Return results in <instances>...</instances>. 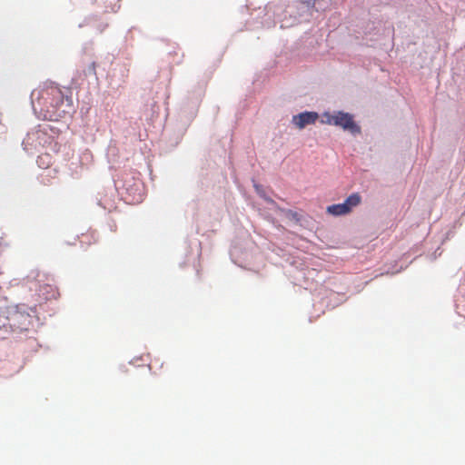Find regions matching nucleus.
<instances>
[{"label": "nucleus", "instance_id": "nucleus-2", "mask_svg": "<svg viewBox=\"0 0 465 465\" xmlns=\"http://www.w3.org/2000/svg\"><path fill=\"white\" fill-rule=\"evenodd\" d=\"M32 313H35L34 309L24 304L8 306L0 316V338L5 339L11 332L27 330L32 324Z\"/></svg>", "mask_w": 465, "mask_h": 465}, {"label": "nucleus", "instance_id": "nucleus-3", "mask_svg": "<svg viewBox=\"0 0 465 465\" xmlns=\"http://www.w3.org/2000/svg\"><path fill=\"white\" fill-rule=\"evenodd\" d=\"M320 123L340 127L352 135H358L361 132L360 125L354 121L353 114L343 111L324 112Z\"/></svg>", "mask_w": 465, "mask_h": 465}, {"label": "nucleus", "instance_id": "nucleus-1", "mask_svg": "<svg viewBox=\"0 0 465 465\" xmlns=\"http://www.w3.org/2000/svg\"><path fill=\"white\" fill-rule=\"evenodd\" d=\"M32 108L35 114L45 120L56 121L73 109L72 100L54 84H45L31 94Z\"/></svg>", "mask_w": 465, "mask_h": 465}, {"label": "nucleus", "instance_id": "nucleus-10", "mask_svg": "<svg viewBox=\"0 0 465 465\" xmlns=\"http://www.w3.org/2000/svg\"><path fill=\"white\" fill-rule=\"evenodd\" d=\"M255 188H256L257 193H258L260 195L263 196V195H262V191H261L260 187H259V186H255Z\"/></svg>", "mask_w": 465, "mask_h": 465}, {"label": "nucleus", "instance_id": "nucleus-8", "mask_svg": "<svg viewBox=\"0 0 465 465\" xmlns=\"http://www.w3.org/2000/svg\"><path fill=\"white\" fill-rule=\"evenodd\" d=\"M280 213L287 219L298 223L300 221V215L298 213L292 210L279 209Z\"/></svg>", "mask_w": 465, "mask_h": 465}, {"label": "nucleus", "instance_id": "nucleus-7", "mask_svg": "<svg viewBox=\"0 0 465 465\" xmlns=\"http://www.w3.org/2000/svg\"><path fill=\"white\" fill-rule=\"evenodd\" d=\"M327 213L333 216H341L348 214V208L341 203L332 204L327 207Z\"/></svg>", "mask_w": 465, "mask_h": 465}, {"label": "nucleus", "instance_id": "nucleus-4", "mask_svg": "<svg viewBox=\"0 0 465 465\" xmlns=\"http://www.w3.org/2000/svg\"><path fill=\"white\" fill-rule=\"evenodd\" d=\"M49 143H51V137L48 136L45 128L32 131L23 141L24 149L29 153L38 152L40 148Z\"/></svg>", "mask_w": 465, "mask_h": 465}, {"label": "nucleus", "instance_id": "nucleus-6", "mask_svg": "<svg viewBox=\"0 0 465 465\" xmlns=\"http://www.w3.org/2000/svg\"><path fill=\"white\" fill-rule=\"evenodd\" d=\"M361 195L357 193L351 194L348 196L343 203H341L342 205H345V207L348 208V213H350L352 209L356 206H358L361 203Z\"/></svg>", "mask_w": 465, "mask_h": 465}, {"label": "nucleus", "instance_id": "nucleus-5", "mask_svg": "<svg viewBox=\"0 0 465 465\" xmlns=\"http://www.w3.org/2000/svg\"><path fill=\"white\" fill-rule=\"evenodd\" d=\"M319 118L316 112H302L295 114L292 118V123L299 129H303L305 126L313 124Z\"/></svg>", "mask_w": 465, "mask_h": 465}, {"label": "nucleus", "instance_id": "nucleus-9", "mask_svg": "<svg viewBox=\"0 0 465 465\" xmlns=\"http://www.w3.org/2000/svg\"><path fill=\"white\" fill-rule=\"evenodd\" d=\"M265 201L267 203H269L270 204H272L273 207H276V204L271 199V198H267V197H264Z\"/></svg>", "mask_w": 465, "mask_h": 465}]
</instances>
